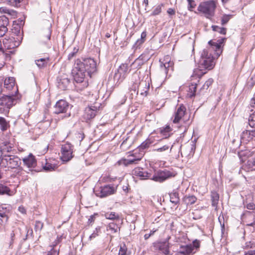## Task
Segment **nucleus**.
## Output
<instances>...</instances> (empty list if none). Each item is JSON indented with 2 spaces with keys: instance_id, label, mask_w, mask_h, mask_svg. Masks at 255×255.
Here are the masks:
<instances>
[{
  "instance_id": "51",
  "label": "nucleus",
  "mask_w": 255,
  "mask_h": 255,
  "mask_svg": "<svg viewBox=\"0 0 255 255\" xmlns=\"http://www.w3.org/2000/svg\"><path fill=\"white\" fill-rule=\"evenodd\" d=\"M187 1L188 2V8L189 10L191 11L192 8H194L196 5L193 0H187Z\"/></svg>"
},
{
  "instance_id": "48",
  "label": "nucleus",
  "mask_w": 255,
  "mask_h": 255,
  "mask_svg": "<svg viewBox=\"0 0 255 255\" xmlns=\"http://www.w3.org/2000/svg\"><path fill=\"white\" fill-rule=\"evenodd\" d=\"M161 6L162 5H157L153 10L151 15H158L161 12Z\"/></svg>"
},
{
  "instance_id": "44",
  "label": "nucleus",
  "mask_w": 255,
  "mask_h": 255,
  "mask_svg": "<svg viewBox=\"0 0 255 255\" xmlns=\"http://www.w3.org/2000/svg\"><path fill=\"white\" fill-rule=\"evenodd\" d=\"M105 217L106 219L110 220H115L119 218V216L116 215L115 212H107L105 214Z\"/></svg>"
},
{
  "instance_id": "23",
  "label": "nucleus",
  "mask_w": 255,
  "mask_h": 255,
  "mask_svg": "<svg viewBox=\"0 0 255 255\" xmlns=\"http://www.w3.org/2000/svg\"><path fill=\"white\" fill-rule=\"evenodd\" d=\"M247 225L248 226L255 227V212H250L247 215Z\"/></svg>"
},
{
  "instance_id": "59",
  "label": "nucleus",
  "mask_w": 255,
  "mask_h": 255,
  "mask_svg": "<svg viewBox=\"0 0 255 255\" xmlns=\"http://www.w3.org/2000/svg\"><path fill=\"white\" fill-rule=\"evenodd\" d=\"M95 219V214L91 215L89 217V218L88 219V223H91L93 222Z\"/></svg>"
},
{
  "instance_id": "7",
  "label": "nucleus",
  "mask_w": 255,
  "mask_h": 255,
  "mask_svg": "<svg viewBox=\"0 0 255 255\" xmlns=\"http://www.w3.org/2000/svg\"><path fill=\"white\" fill-rule=\"evenodd\" d=\"M175 175L176 173L174 171L167 169L159 170L154 173L151 179L156 182H162Z\"/></svg>"
},
{
  "instance_id": "43",
  "label": "nucleus",
  "mask_w": 255,
  "mask_h": 255,
  "mask_svg": "<svg viewBox=\"0 0 255 255\" xmlns=\"http://www.w3.org/2000/svg\"><path fill=\"white\" fill-rule=\"evenodd\" d=\"M8 124L4 118L0 117V129L2 131L5 130L7 128Z\"/></svg>"
},
{
  "instance_id": "49",
  "label": "nucleus",
  "mask_w": 255,
  "mask_h": 255,
  "mask_svg": "<svg viewBox=\"0 0 255 255\" xmlns=\"http://www.w3.org/2000/svg\"><path fill=\"white\" fill-rule=\"evenodd\" d=\"M99 231L100 229L96 228V230L94 231V232L92 234V235L89 237L90 240H92V239L98 236Z\"/></svg>"
},
{
  "instance_id": "11",
  "label": "nucleus",
  "mask_w": 255,
  "mask_h": 255,
  "mask_svg": "<svg viewBox=\"0 0 255 255\" xmlns=\"http://www.w3.org/2000/svg\"><path fill=\"white\" fill-rule=\"evenodd\" d=\"M72 73L74 80L77 83H84L85 86L87 87L88 86L87 82L84 81L85 78L87 75L86 72L84 71L83 69L76 68V63H75Z\"/></svg>"
},
{
  "instance_id": "13",
  "label": "nucleus",
  "mask_w": 255,
  "mask_h": 255,
  "mask_svg": "<svg viewBox=\"0 0 255 255\" xmlns=\"http://www.w3.org/2000/svg\"><path fill=\"white\" fill-rule=\"evenodd\" d=\"M115 191V188L109 185H106L101 187L100 191L96 193V195L100 198H103L114 194Z\"/></svg>"
},
{
  "instance_id": "60",
  "label": "nucleus",
  "mask_w": 255,
  "mask_h": 255,
  "mask_svg": "<svg viewBox=\"0 0 255 255\" xmlns=\"http://www.w3.org/2000/svg\"><path fill=\"white\" fill-rule=\"evenodd\" d=\"M250 106L255 108V97L253 98L250 102Z\"/></svg>"
},
{
  "instance_id": "1",
  "label": "nucleus",
  "mask_w": 255,
  "mask_h": 255,
  "mask_svg": "<svg viewBox=\"0 0 255 255\" xmlns=\"http://www.w3.org/2000/svg\"><path fill=\"white\" fill-rule=\"evenodd\" d=\"M238 156L241 161L244 164L240 170V173L243 174V171L249 172L255 170V154H252L248 150L239 152Z\"/></svg>"
},
{
  "instance_id": "30",
  "label": "nucleus",
  "mask_w": 255,
  "mask_h": 255,
  "mask_svg": "<svg viewBox=\"0 0 255 255\" xmlns=\"http://www.w3.org/2000/svg\"><path fill=\"white\" fill-rule=\"evenodd\" d=\"M197 200V198L194 195L185 196L183 198L184 202L187 205L194 204Z\"/></svg>"
},
{
  "instance_id": "36",
  "label": "nucleus",
  "mask_w": 255,
  "mask_h": 255,
  "mask_svg": "<svg viewBox=\"0 0 255 255\" xmlns=\"http://www.w3.org/2000/svg\"><path fill=\"white\" fill-rule=\"evenodd\" d=\"M8 215L6 212L3 211L2 207H0V219L1 220L2 223L7 222L8 220Z\"/></svg>"
},
{
  "instance_id": "61",
  "label": "nucleus",
  "mask_w": 255,
  "mask_h": 255,
  "mask_svg": "<svg viewBox=\"0 0 255 255\" xmlns=\"http://www.w3.org/2000/svg\"><path fill=\"white\" fill-rule=\"evenodd\" d=\"M245 255H255V250H251L246 252Z\"/></svg>"
},
{
  "instance_id": "54",
  "label": "nucleus",
  "mask_w": 255,
  "mask_h": 255,
  "mask_svg": "<svg viewBox=\"0 0 255 255\" xmlns=\"http://www.w3.org/2000/svg\"><path fill=\"white\" fill-rule=\"evenodd\" d=\"M167 12L169 15H174L175 14V10L173 8H170L168 9Z\"/></svg>"
},
{
  "instance_id": "27",
  "label": "nucleus",
  "mask_w": 255,
  "mask_h": 255,
  "mask_svg": "<svg viewBox=\"0 0 255 255\" xmlns=\"http://www.w3.org/2000/svg\"><path fill=\"white\" fill-rule=\"evenodd\" d=\"M168 244V243L165 242L159 244L158 245L159 250L165 255H167L169 253Z\"/></svg>"
},
{
  "instance_id": "9",
  "label": "nucleus",
  "mask_w": 255,
  "mask_h": 255,
  "mask_svg": "<svg viewBox=\"0 0 255 255\" xmlns=\"http://www.w3.org/2000/svg\"><path fill=\"white\" fill-rule=\"evenodd\" d=\"M61 159L63 162H67L73 157V146L69 143L62 145L61 147Z\"/></svg>"
},
{
  "instance_id": "55",
  "label": "nucleus",
  "mask_w": 255,
  "mask_h": 255,
  "mask_svg": "<svg viewBox=\"0 0 255 255\" xmlns=\"http://www.w3.org/2000/svg\"><path fill=\"white\" fill-rule=\"evenodd\" d=\"M18 211L23 214H25L26 212L25 208L22 206L19 207Z\"/></svg>"
},
{
  "instance_id": "5",
  "label": "nucleus",
  "mask_w": 255,
  "mask_h": 255,
  "mask_svg": "<svg viewBox=\"0 0 255 255\" xmlns=\"http://www.w3.org/2000/svg\"><path fill=\"white\" fill-rule=\"evenodd\" d=\"M216 7V0H209L201 2L198 7V10L204 13L207 18H211L214 15Z\"/></svg>"
},
{
  "instance_id": "18",
  "label": "nucleus",
  "mask_w": 255,
  "mask_h": 255,
  "mask_svg": "<svg viewBox=\"0 0 255 255\" xmlns=\"http://www.w3.org/2000/svg\"><path fill=\"white\" fill-rule=\"evenodd\" d=\"M8 24V19L5 16H0V37L4 35L7 31Z\"/></svg>"
},
{
  "instance_id": "15",
  "label": "nucleus",
  "mask_w": 255,
  "mask_h": 255,
  "mask_svg": "<svg viewBox=\"0 0 255 255\" xmlns=\"http://www.w3.org/2000/svg\"><path fill=\"white\" fill-rule=\"evenodd\" d=\"M4 47L7 49H12L18 47L20 44L19 41H17L14 38L11 37L8 39L5 38L3 40Z\"/></svg>"
},
{
  "instance_id": "46",
  "label": "nucleus",
  "mask_w": 255,
  "mask_h": 255,
  "mask_svg": "<svg viewBox=\"0 0 255 255\" xmlns=\"http://www.w3.org/2000/svg\"><path fill=\"white\" fill-rule=\"evenodd\" d=\"M213 82V80L211 78L209 79L208 80H207L204 84L203 85L202 88L201 89H206L207 90L208 88L212 84Z\"/></svg>"
},
{
  "instance_id": "17",
  "label": "nucleus",
  "mask_w": 255,
  "mask_h": 255,
  "mask_svg": "<svg viewBox=\"0 0 255 255\" xmlns=\"http://www.w3.org/2000/svg\"><path fill=\"white\" fill-rule=\"evenodd\" d=\"M98 108L95 106L88 107L85 108L84 118L86 120H90L95 117L96 115Z\"/></svg>"
},
{
  "instance_id": "58",
  "label": "nucleus",
  "mask_w": 255,
  "mask_h": 255,
  "mask_svg": "<svg viewBox=\"0 0 255 255\" xmlns=\"http://www.w3.org/2000/svg\"><path fill=\"white\" fill-rule=\"evenodd\" d=\"M193 247V248L194 247L195 248H199V246H200V243H199V242L197 241V240H195V241H194L193 242V245H192Z\"/></svg>"
},
{
  "instance_id": "32",
  "label": "nucleus",
  "mask_w": 255,
  "mask_h": 255,
  "mask_svg": "<svg viewBox=\"0 0 255 255\" xmlns=\"http://www.w3.org/2000/svg\"><path fill=\"white\" fill-rule=\"evenodd\" d=\"M211 196L212 202V206L214 207L217 206L218 204L219 199V194L216 192L212 191L211 192Z\"/></svg>"
},
{
  "instance_id": "25",
  "label": "nucleus",
  "mask_w": 255,
  "mask_h": 255,
  "mask_svg": "<svg viewBox=\"0 0 255 255\" xmlns=\"http://www.w3.org/2000/svg\"><path fill=\"white\" fill-rule=\"evenodd\" d=\"M4 86L8 90H12L15 86V81L13 78L8 77L4 81Z\"/></svg>"
},
{
  "instance_id": "3",
  "label": "nucleus",
  "mask_w": 255,
  "mask_h": 255,
  "mask_svg": "<svg viewBox=\"0 0 255 255\" xmlns=\"http://www.w3.org/2000/svg\"><path fill=\"white\" fill-rule=\"evenodd\" d=\"M213 49L211 48L204 49L201 54V58L199 62V67L200 68L211 70L215 65L214 60L211 53H210Z\"/></svg>"
},
{
  "instance_id": "24",
  "label": "nucleus",
  "mask_w": 255,
  "mask_h": 255,
  "mask_svg": "<svg viewBox=\"0 0 255 255\" xmlns=\"http://www.w3.org/2000/svg\"><path fill=\"white\" fill-rule=\"evenodd\" d=\"M70 84V80L68 78L64 77L60 79L58 82V88L62 90H65Z\"/></svg>"
},
{
  "instance_id": "42",
  "label": "nucleus",
  "mask_w": 255,
  "mask_h": 255,
  "mask_svg": "<svg viewBox=\"0 0 255 255\" xmlns=\"http://www.w3.org/2000/svg\"><path fill=\"white\" fill-rule=\"evenodd\" d=\"M0 12L4 13H7L11 15H15L16 13L15 11L8 9L5 7H0Z\"/></svg>"
},
{
  "instance_id": "10",
  "label": "nucleus",
  "mask_w": 255,
  "mask_h": 255,
  "mask_svg": "<svg viewBox=\"0 0 255 255\" xmlns=\"http://www.w3.org/2000/svg\"><path fill=\"white\" fill-rule=\"evenodd\" d=\"M15 101L13 96H3L0 98V113H2L11 107Z\"/></svg>"
},
{
  "instance_id": "14",
  "label": "nucleus",
  "mask_w": 255,
  "mask_h": 255,
  "mask_svg": "<svg viewBox=\"0 0 255 255\" xmlns=\"http://www.w3.org/2000/svg\"><path fill=\"white\" fill-rule=\"evenodd\" d=\"M68 103L65 100H59L55 104L54 113L57 114L66 113L68 109Z\"/></svg>"
},
{
  "instance_id": "6",
  "label": "nucleus",
  "mask_w": 255,
  "mask_h": 255,
  "mask_svg": "<svg viewBox=\"0 0 255 255\" xmlns=\"http://www.w3.org/2000/svg\"><path fill=\"white\" fill-rule=\"evenodd\" d=\"M186 109L185 107L181 104L177 106L172 117V122L174 124L186 123L189 121V117H187Z\"/></svg>"
},
{
  "instance_id": "21",
  "label": "nucleus",
  "mask_w": 255,
  "mask_h": 255,
  "mask_svg": "<svg viewBox=\"0 0 255 255\" xmlns=\"http://www.w3.org/2000/svg\"><path fill=\"white\" fill-rule=\"evenodd\" d=\"M165 62L161 63L160 65V70L161 71L167 74L168 71L170 68L172 69V66L173 63L169 61V57H166L164 59Z\"/></svg>"
},
{
  "instance_id": "57",
  "label": "nucleus",
  "mask_w": 255,
  "mask_h": 255,
  "mask_svg": "<svg viewBox=\"0 0 255 255\" xmlns=\"http://www.w3.org/2000/svg\"><path fill=\"white\" fill-rule=\"evenodd\" d=\"M171 130L169 126H167L165 128L163 129H161V132L164 134L165 132H168Z\"/></svg>"
},
{
  "instance_id": "20",
  "label": "nucleus",
  "mask_w": 255,
  "mask_h": 255,
  "mask_svg": "<svg viewBox=\"0 0 255 255\" xmlns=\"http://www.w3.org/2000/svg\"><path fill=\"white\" fill-rule=\"evenodd\" d=\"M24 164L28 168H34L36 165V161L34 156L30 154L28 156L23 158Z\"/></svg>"
},
{
  "instance_id": "37",
  "label": "nucleus",
  "mask_w": 255,
  "mask_h": 255,
  "mask_svg": "<svg viewBox=\"0 0 255 255\" xmlns=\"http://www.w3.org/2000/svg\"><path fill=\"white\" fill-rule=\"evenodd\" d=\"M57 168V166L55 164H52L51 163L46 162L45 164L43 166V168L46 171H51L54 170Z\"/></svg>"
},
{
  "instance_id": "12",
  "label": "nucleus",
  "mask_w": 255,
  "mask_h": 255,
  "mask_svg": "<svg viewBox=\"0 0 255 255\" xmlns=\"http://www.w3.org/2000/svg\"><path fill=\"white\" fill-rule=\"evenodd\" d=\"M255 138V129L244 130L241 134V142L247 143Z\"/></svg>"
},
{
  "instance_id": "31",
  "label": "nucleus",
  "mask_w": 255,
  "mask_h": 255,
  "mask_svg": "<svg viewBox=\"0 0 255 255\" xmlns=\"http://www.w3.org/2000/svg\"><path fill=\"white\" fill-rule=\"evenodd\" d=\"M3 145L1 147L2 149V152L4 154H7L10 152L12 148V144L9 142H4L2 143Z\"/></svg>"
},
{
  "instance_id": "40",
  "label": "nucleus",
  "mask_w": 255,
  "mask_h": 255,
  "mask_svg": "<svg viewBox=\"0 0 255 255\" xmlns=\"http://www.w3.org/2000/svg\"><path fill=\"white\" fill-rule=\"evenodd\" d=\"M118 226L114 223H110L107 227V231H110L111 233H115L118 231Z\"/></svg>"
},
{
  "instance_id": "8",
  "label": "nucleus",
  "mask_w": 255,
  "mask_h": 255,
  "mask_svg": "<svg viewBox=\"0 0 255 255\" xmlns=\"http://www.w3.org/2000/svg\"><path fill=\"white\" fill-rule=\"evenodd\" d=\"M144 154V151H141L140 153L137 154L136 152L128 155V158H122L117 162L119 165H124L126 166L129 164H136L140 161Z\"/></svg>"
},
{
  "instance_id": "41",
  "label": "nucleus",
  "mask_w": 255,
  "mask_h": 255,
  "mask_svg": "<svg viewBox=\"0 0 255 255\" xmlns=\"http://www.w3.org/2000/svg\"><path fill=\"white\" fill-rule=\"evenodd\" d=\"M10 191V190L9 188L2 184H0V194L3 195V194H8L9 195V192Z\"/></svg>"
},
{
  "instance_id": "45",
  "label": "nucleus",
  "mask_w": 255,
  "mask_h": 255,
  "mask_svg": "<svg viewBox=\"0 0 255 255\" xmlns=\"http://www.w3.org/2000/svg\"><path fill=\"white\" fill-rule=\"evenodd\" d=\"M232 15L230 14H224L222 16L221 18V24L224 25L226 24L231 18Z\"/></svg>"
},
{
  "instance_id": "50",
  "label": "nucleus",
  "mask_w": 255,
  "mask_h": 255,
  "mask_svg": "<svg viewBox=\"0 0 255 255\" xmlns=\"http://www.w3.org/2000/svg\"><path fill=\"white\" fill-rule=\"evenodd\" d=\"M149 143L148 142H146V141L143 142L139 146V147H138L139 150H140L141 152V150H144V149L147 148L149 146Z\"/></svg>"
},
{
  "instance_id": "52",
  "label": "nucleus",
  "mask_w": 255,
  "mask_h": 255,
  "mask_svg": "<svg viewBox=\"0 0 255 255\" xmlns=\"http://www.w3.org/2000/svg\"><path fill=\"white\" fill-rule=\"evenodd\" d=\"M0 207H2L3 209V211L4 212H6V214L8 215L9 212L11 209V206L9 205H3L0 206Z\"/></svg>"
},
{
  "instance_id": "39",
  "label": "nucleus",
  "mask_w": 255,
  "mask_h": 255,
  "mask_svg": "<svg viewBox=\"0 0 255 255\" xmlns=\"http://www.w3.org/2000/svg\"><path fill=\"white\" fill-rule=\"evenodd\" d=\"M212 30L214 31L219 32L222 34H226L227 29L224 27H221L217 25H213L212 26Z\"/></svg>"
},
{
  "instance_id": "34",
  "label": "nucleus",
  "mask_w": 255,
  "mask_h": 255,
  "mask_svg": "<svg viewBox=\"0 0 255 255\" xmlns=\"http://www.w3.org/2000/svg\"><path fill=\"white\" fill-rule=\"evenodd\" d=\"M119 73L121 74H123V75H124L126 77L127 74L128 72V67L127 64H122L119 68L117 69V70Z\"/></svg>"
},
{
  "instance_id": "47",
  "label": "nucleus",
  "mask_w": 255,
  "mask_h": 255,
  "mask_svg": "<svg viewBox=\"0 0 255 255\" xmlns=\"http://www.w3.org/2000/svg\"><path fill=\"white\" fill-rule=\"evenodd\" d=\"M119 255H128L127 254V248L125 245L121 246L119 250Z\"/></svg>"
},
{
  "instance_id": "56",
  "label": "nucleus",
  "mask_w": 255,
  "mask_h": 255,
  "mask_svg": "<svg viewBox=\"0 0 255 255\" xmlns=\"http://www.w3.org/2000/svg\"><path fill=\"white\" fill-rule=\"evenodd\" d=\"M35 228L41 230L42 228V224L39 221L36 222L35 224Z\"/></svg>"
},
{
  "instance_id": "64",
  "label": "nucleus",
  "mask_w": 255,
  "mask_h": 255,
  "mask_svg": "<svg viewBox=\"0 0 255 255\" xmlns=\"http://www.w3.org/2000/svg\"><path fill=\"white\" fill-rule=\"evenodd\" d=\"M21 1L22 0H14V2L15 3V5H17V4L21 2Z\"/></svg>"
},
{
  "instance_id": "63",
  "label": "nucleus",
  "mask_w": 255,
  "mask_h": 255,
  "mask_svg": "<svg viewBox=\"0 0 255 255\" xmlns=\"http://www.w3.org/2000/svg\"><path fill=\"white\" fill-rule=\"evenodd\" d=\"M151 236V234H145L144 237L145 240L148 239Z\"/></svg>"
},
{
  "instance_id": "35",
  "label": "nucleus",
  "mask_w": 255,
  "mask_h": 255,
  "mask_svg": "<svg viewBox=\"0 0 255 255\" xmlns=\"http://www.w3.org/2000/svg\"><path fill=\"white\" fill-rule=\"evenodd\" d=\"M146 36V31H143L141 34V37L140 39H137L136 41L134 46L136 47V48H137L138 46H139L140 45H141L145 41V37Z\"/></svg>"
},
{
  "instance_id": "19",
  "label": "nucleus",
  "mask_w": 255,
  "mask_h": 255,
  "mask_svg": "<svg viewBox=\"0 0 255 255\" xmlns=\"http://www.w3.org/2000/svg\"><path fill=\"white\" fill-rule=\"evenodd\" d=\"M133 175L138 176L140 179L143 180L149 178L150 174L140 167L135 168L132 172Z\"/></svg>"
},
{
  "instance_id": "38",
  "label": "nucleus",
  "mask_w": 255,
  "mask_h": 255,
  "mask_svg": "<svg viewBox=\"0 0 255 255\" xmlns=\"http://www.w3.org/2000/svg\"><path fill=\"white\" fill-rule=\"evenodd\" d=\"M126 78V76L123 75V74H120L118 71L115 72L114 79L115 81H117V83H120L122 82Z\"/></svg>"
},
{
  "instance_id": "4",
  "label": "nucleus",
  "mask_w": 255,
  "mask_h": 255,
  "mask_svg": "<svg viewBox=\"0 0 255 255\" xmlns=\"http://www.w3.org/2000/svg\"><path fill=\"white\" fill-rule=\"evenodd\" d=\"M21 164L20 159L17 156L5 154L0 161V165L2 167L16 168Z\"/></svg>"
},
{
  "instance_id": "2",
  "label": "nucleus",
  "mask_w": 255,
  "mask_h": 255,
  "mask_svg": "<svg viewBox=\"0 0 255 255\" xmlns=\"http://www.w3.org/2000/svg\"><path fill=\"white\" fill-rule=\"evenodd\" d=\"M76 68L83 69L87 75L90 77L92 73L97 71V63L91 58L84 59L83 61L77 59L76 61Z\"/></svg>"
},
{
  "instance_id": "33",
  "label": "nucleus",
  "mask_w": 255,
  "mask_h": 255,
  "mask_svg": "<svg viewBox=\"0 0 255 255\" xmlns=\"http://www.w3.org/2000/svg\"><path fill=\"white\" fill-rule=\"evenodd\" d=\"M49 60L48 58H40L39 59H37L35 60V63L37 66L40 68H42L46 66L47 62Z\"/></svg>"
},
{
  "instance_id": "62",
  "label": "nucleus",
  "mask_w": 255,
  "mask_h": 255,
  "mask_svg": "<svg viewBox=\"0 0 255 255\" xmlns=\"http://www.w3.org/2000/svg\"><path fill=\"white\" fill-rule=\"evenodd\" d=\"M172 195L174 196L175 197V200L174 201H172V202H173V203H178V200H179L178 198L177 197L178 194L177 193H174Z\"/></svg>"
},
{
  "instance_id": "22",
  "label": "nucleus",
  "mask_w": 255,
  "mask_h": 255,
  "mask_svg": "<svg viewBox=\"0 0 255 255\" xmlns=\"http://www.w3.org/2000/svg\"><path fill=\"white\" fill-rule=\"evenodd\" d=\"M193 251V247L191 244L186 246H181L178 253L183 255H189Z\"/></svg>"
},
{
  "instance_id": "53",
  "label": "nucleus",
  "mask_w": 255,
  "mask_h": 255,
  "mask_svg": "<svg viewBox=\"0 0 255 255\" xmlns=\"http://www.w3.org/2000/svg\"><path fill=\"white\" fill-rule=\"evenodd\" d=\"M59 253L56 251L52 249L48 253L47 255H58Z\"/></svg>"
},
{
  "instance_id": "28",
  "label": "nucleus",
  "mask_w": 255,
  "mask_h": 255,
  "mask_svg": "<svg viewBox=\"0 0 255 255\" xmlns=\"http://www.w3.org/2000/svg\"><path fill=\"white\" fill-rule=\"evenodd\" d=\"M172 146L173 145H171L170 143H169L168 144L163 145L157 148L154 149L153 150L159 152H164L168 150L171 151Z\"/></svg>"
},
{
  "instance_id": "26",
  "label": "nucleus",
  "mask_w": 255,
  "mask_h": 255,
  "mask_svg": "<svg viewBox=\"0 0 255 255\" xmlns=\"http://www.w3.org/2000/svg\"><path fill=\"white\" fill-rule=\"evenodd\" d=\"M51 34V32L49 28L44 31L41 36V42L44 43H47L50 39Z\"/></svg>"
},
{
  "instance_id": "29",
  "label": "nucleus",
  "mask_w": 255,
  "mask_h": 255,
  "mask_svg": "<svg viewBox=\"0 0 255 255\" xmlns=\"http://www.w3.org/2000/svg\"><path fill=\"white\" fill-rule=\"evenodd\" d=\"M196 88V84H191V85H190L188 88L187 96L191 98L194 97L195 96Z\"/></svg>"
},
{
  "instance_id": "16",
  "label": "nucleus",
  "mask_w": 255,
  "mask_h": 255,
  "mask_svg": "<svg viewBox=\"0 0 255 255\" xmlns=\"http://www.w3.org/2000/svg\"><path fill=\"white\" fill-rule=\"evenodd\" d=\"M225 39V38H222L218 40V42H213L211 40L209 42V44L211 46L210 48L215 51L218 56L222 53V44L224 42Z\"/></svg>"
}]
</instances>
